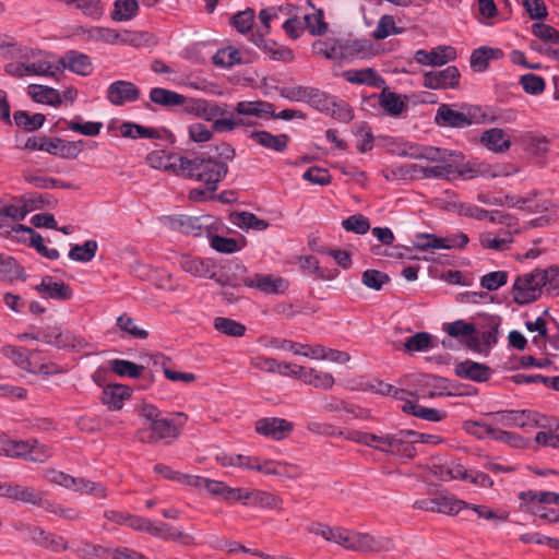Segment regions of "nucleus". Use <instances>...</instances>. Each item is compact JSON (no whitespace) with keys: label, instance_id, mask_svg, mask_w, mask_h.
I'll use <instances>...</instances> for the list:
<instances>
[{"label":"nucleus","instance_id":"obj_1","mask_svg":"<svg viewBox=\"0 0 559 559\" xmlns=\"http://www.w3.org/2000/svg\"><path fill=\"white\" fill-rule=\"evenodd\" d=\"M307 531L320 536L328 543L360 554H380L394 549V542L390 537L372 535L359 532L341 525H329L321 522H313L307 526Z\"/></svg>","mask_w":559,"mask_h":559},{"label":"nucleus","instance_id":"obj_2","mask_svg":"<svg viewBox=\"0 0 559 559\" xmlns=\"http://www.w3.org/2000/svg\"><path fill=\"white\" fill-rule=\"evenodd\" d=\"M171 166L178 175L203 182L211 193L217 190L218 182H221L228 173L226 162L204 156H195L193 158L180 156Z\"/></svg>","mask_w":559,"mask_h":559},{"label":"nucleus","instance_id":"obj_3","mask_svg":"<svg viewBox=\"0 0 559 559\" xmlns=\"http://www.w3.org/2000/svg\"><path fill=\"white\" fill-rule=\"evenodd\" d=\"M512 117L498 116L487 107L477 105H462L460 109L442 104L439 106L435 121L438 126L450 128H464L472 124L495 123L499 121H511Z\"/></svg>","mask_w":559,"mask_h":559},{"label":"nucleus","instance_id":"obj_4","mask_svg":"<svg viewBox=\"0 0 559 559\" xmlns=\"http://www.w3.org/2000/svg\"><path fill=\"white\" fill-rule=\"evenodd\" d=\"M559 283V269L549 266L545 270H535L519 276L513 284V300L519 305H526L536 300L542 289H556Z\"/></svg>","mask_w":559,"mask_h":559},{"label":"nucleus","instance_id":"obj_5","mask_svg":"<svg viewBox=\"0 0 559 559\" xmlns=\"http://www.w3.org/2000/svg\"><path fill=\"white\" fill-rule=\"evenodd\" d=\"M496 427L533 428L546 427L545 417L531 409H504L487 414Z\"/></svg>","mask_w":559,"mask_h":559},{"label":"nucleus","instance_id":"obj_6","mask_svg":"<svg viewBox=\"0 0 559 559\" xmlns=\"http://www.w3.org/2000/svg\"><path fill=\"white\" fill-rule=\"evenodd\" d=\"M180 436V429L173 420L164 418L151 427H140L136 439L146 444H169Z\"/></svg>","mask_w":559,"mask_h":559},{"label":"nucleus","instance_id":"obj_7","mask_svg":"<svg viewBox=\"0 0 559 559\" xmlns=\"http://www.w3.org/2000/svg\"><path fill=\"white\" fill-rule=\"evenodd\" d=\"M438 155V159L440 160H430L436 165L426 167L419 165H412V169L414 171L420 173L423 178H450L452 175H454L455 171L453 162H456L459 158H461V153L439 148Z\"/></svg>","mask_w":559,"mask_h":559},{"label":"nucleus","instance_id":"obj_8","mask_svg":"<svg viewBox=\"0 0 559 559\" xmlns=\"http://www.w3.org/2000/svg\"><path fill=\"white\" fill-rule=\"evenodd\" d=\"M183 111L204 121L213 120L217 116L227 115L228 105L205 98H193L183 96L181 105Z\"/></svg>","mask_w":559,"mask_h":559},{"label":"nucleus","instance_id":"obj_9","mask_svg":"<svg viewBox=\"0 0 559 559\" xmlns=\"http://www.w3.org/2000/svg\"><path fill=\"white\" fill-rule=\"evenodd\" d=\"M29 75L56 76L61 72L59 60L43 51H32L25 58Z\"/></svg>","mask_w":559,"mask_h":559},{"label":"nucleus","instance_id":"obj_10","mask_svg":"<svg viewBox=\"0 0 559 559\" xmlns=\"http://www.w3.org/2000/svg\"><path fill=\"white\" fill-rule=\"evenodd\" d=\"M31 540L38 547L53 552H63L69 549V542L66 537L48 532L40 526H28Z\"/></svg>","mask_w":559,"mask_h":559},{"label":"nucleus","instance_id":"obj_11","mask_svg":"<svg viewBox=\"0 0 559 559\" xmlns=\"http://www.w3.org/2000/svg\"><path fill=\"white\" fill-rule=\"evenodd\" d=\"M180 267L185 272L197 277L214 278L221 285H237L231 283L228 278H225L223 275L216 276L215 272L213 271L212 263L207 260L183 255L180 259Z\"/></svg>","mask_w":559,"mask_h":559},{"label":"nucleus","instance_id":"obj_12","mask_svg":"<svg viewBox=\"0 0 559 559\" xmlns=\"http://www.w3.org/2000/svg\"><path fill=\"white\" fill-rule=\"evenodd\" d=\"M254 429L263 437L280 441L294 430V425L284 418L265 417L255 421Z\"/></svg>","mask_w":559,"mask_h":559},{"label":"nucleus","instance_id":"obj_13","mask_svg":"<svg viewBox=\"0 0 559 559\" xmlns=\"http://www.w3.org/2000/svg\"><path fill=\"white\" fill-rule=\"evenodd\" d=\"M460 72L450 66L441 71H429L424 74L423 85L430 90L456 88L460 84Z\"/></svg>","mask_w":559,"mask_h":559},{"label":"nucleus","instance_id":"obj_14","mask_svg":"<svg viewBox=\"0 0 559 559\" xmlns=\"http://www.w3.org/2000/svg\"><path fill=\"white\" fill-rule=\"evenodd\" d=\"M243 285L266 295L282 294L288 288V281L270 274H254L243 280Z\"/></svg>","mask_w":559,"mask_h":559},{"label":"nucleus","instance_id":"obj_15","mask_svg":"<svg viewBox=\"0 0 559 559\" xmlns=\"http://www.w3.org/2000/svg\"><path fill=\"white\" fill-rule=\"evenodd\" d=\"M140 90L130 81H115L107 88V100L114 106H123L126 103L136 102L140 97Z\"/></svg>","mask_w":559,"mask_h":559},{"label":"nucleus","instance_id":"obj_16","mask_svg":"<svg viewBox=\"0 0 559 559\" xmlns=\"http://www.w3.org/2000/svg\"><path fill=\"white\" fill-rule=\"evenodd\" d=\"M456 58V51L451 46H438L431 50H417L414 59L417 63L429 67H441Z\"/></svg>","mask_w":559,"mask_h":559},{"label":"nucleus","instance_id":"obj_17","mask_svg":"<svg viewBox=\"0 0 559 559\" xmlns=\"http://www.w3.org/2000/svg\"><path fill=\"white\" fill-rule=\"evenodd\" d=\"M500 319L490 317L487 319L486 329L466 341V346L473 350L481 352L483 348H491L497 343Z\"/></svg>","mask_w":559,"mask_h":559},{"label":"nucleus","instance_id":"obj_18","mask_svg":"<svg viewBox=\"0 0 559 559\" xmlns=\"http://www.w3.org/2000/svg\"><path fill=\"white\" fill-rule=\"evenodd\" d=\"M59 64L62 69H68L73 73L82 76H87L93 71V63L91 58L82 52L70 50L59 59Z\"/></svg>","mask_w":559,"mask_h":559},{"label":"nucleus","instance_id":"obj_19","mask_svg":"<svg viewBox=\"0 0 559 559\" xmlns=\"http://www.w3.org/2000/svg\"><path fill=\"white\" fill-rule=\"evenodd\" d=\"M455 374L462 379H468L476 382H485L490 376L488 366L473 360L457 362L454 368Z\"/></svg>","mask_w":559,"mask_h":559},{"label":"nucleus","instance_id":"obj_20","mask_svg":"<svg viewBox=\"0 0 559 559\" xmlns=\"http://www.w3.org/2000/svg\"><path fill=\"white\" fill-rule=\"evenodd\" d=\"M249 40L266 53L272 60L292 62L295 59V55L292 49L278 45L273 40H269L265 37L249 38Z\"/></svg>","mask_w":559,"mask_h":559},{"label":"nucleus","instance_id":"obj_21","mask_svg":"<svg viewBox=\"0 0 559 559\" xmlns=\"http://www.w3.org/2000/svg\"><path fill=\"white\" fill-rule=\"evenodd\" d=\"M36 290L45 297L57 300H69L72 298L71 287L61 281H53L51 276L43 277Z\"/></svg>","mask_w":559,"mask_h":559},{"label":"nucleus","instance_id":"obj_22","mask_svg":"<svg viewBox=\"0 0 559 559\" xmlns=\"http://www.w3.org/2000/svg\"><path fill=\"white\" fill-rule=\"evenodd\" d=\"M298 372V379L308 385H312L317 389L329 390L334 385V378L331 373L320 371L313 368H298L295 369Z\"/></svg>","mask_w":559,"mask_h":559},{"label":"nucleus","instance_id":"obj_23","mask_svg":"<svg viewBox=\"0 0 559 559\" xmlns=\"http://www.w3.org/2000/svg\"><path fill=\"white\" fill-rule=\"evenodd\" d=\"M342 75L352 84L369 85L378 88L385 84L384 80L372 68L346 70Z\"/></svg>","mask_w":559,"mask_h":559},{"label":"nucleus","instance_id":"obj_24","mask_svg":"<svg viewBox=\"0 0 559 559\" xmlns=\"http://www.w3.org/2000/svg\"><path fill=\"white\" fill-rule=\"evenodd\" d=\"M481 144L491 152L504 153L511 146L510 138L504 130L492 128L483 132L480 136Z\"/></svg>","mask_w":559,"mask_h":559},{"label":"nucleus","instance_id":"obj_25","mask_svg":"<svg viewBox=\"0 0 559 559\" xmlns=\"http://www.w3.org/2000/svg\"><path fill=\"white\" fill-rule=\"evenodd\" d=\"M162 222L169 229L183 234L198 235L201 229L199 218L186 215H168L163 217Z\"/></svg>","mask_w":559,"mask_h":559},{"label":"nucleus","instance_id":"obj_26","mask_svg":"<svg viewBox=\"0 0 559 559\" xmlns=\"http://www.w3.org/2000/svg\"><path fill=\"white\" fill-rule=\"evenodd\" d=\"M131 396L130 389L122 384L107 385L103 391L102 402L110 409L119 411Z\"/></svg>","mask_w":559,"mask_h":559},{"label":"nucleus","instance_id":"obj_27","mask_svg":"<svg viewBox=\"0 0 559 559\" xmlns=\"http://www.w3.org/2000/svg\"><path fill=\"white\" fill-rule=\"evenodd\" d=\"M515 233H518V229H514V231L506 230L498 235L492 233H483L479 236V242L484 249L504 251L509 249L513 242V234Z\"/></svg>","mask_w":559,"mask_h":559},{"label":"nucleus","instance_id":"obj_28","mask_svg":"<svg viewBox=\"0 0 559 559\" xmlns=\"http://www.w3.org/2000/svg\"><path fill=\"white\" fill-rule=\"evenodd\" d=\"M462 158L463 157L461 156V158H459L456 162H453V163H454V169H455L454 174H457L463 179H473V178H476L479 176H487V175H489L491 177L509 175V173H504V171L490 173L487 167H484L483 165L477 164L475 162H467L465 164L459 165V162H461Z\"/></svg>","mask_w":559,"mask_h":559},{"label":"nucleus","instance_id":"obj_29","mask_svg":"<svg viewBox=\"0 0 559 559\" xmlns=\"http://www.w3.org/2000/svg\"><path fill=\"white\" fill-rule=\"evenodd\" d=\"M235 112L238 114L239 116H245V117L252 116V117H257V118H262V117H265L269 115H271V116L274 115L273 105L267 102H263V100L238 102L235 107Z\"/></svg>","mask_w":559,"mask_h":559},{"label":"nucleus","instance_id":"obj_30","mask_svg":"<svg viewBox=\"0 0 559 559\" xmlns=\"http://www.w3.org/2000/svg\"><path fill=\"white\" fill-rule=\"evenodd\" d=\"M12 230L14 233H25L29 235V245L37 250L39 254L43 257L49 259V260H57L59 258V252L57 249L47 248L44 243L43 237L34 231L33 228L17 224L15 227H12Z\"/></svg>","mask_w":559,"mask_h":559},{"label":"nucleus","instance_id":"obj_31","mask_svg":"<svg viewBox=\"0 0 559 559\" xmlns=\"http://www.w3.org/2000/svg\"><path fill=\"white\" fill-rule=\"evenodd\" d=\"M28 95L36 103L47 104L51 106H59L62 103L60 93L45 85L32 84L28 86Z\"/></svg>","mask_w":559,"mask_h":559},{"label":"nucleus","instance_id":"obj_32","mask_svg":"<svg viewBox=\"0 0 559 559\" xmlns=\"http://www.w3.org/2000/svg\"><path fill=\"white\" fill-rule=\"evenodd\" d=\"M409 430H400L392 433L391 452L392 455L411 459L415 455L416 449L409 439Z\"/></svg>","mask_w":559,"mask_h":559},{"label":"nucleus","instance_id":"obj_33","mask_svg":"<svg viewBox=\"0 0 559 559\" xmlns=\"http://www.w3.org/2000/svg\"><path fill=\"white\" fill-rule=\"evenodd\" d=\"M304 25L305 29L312 36H323L329 29L324 12L321 9H312L311 12L305 13Z\"/></svg>","mask_w":559,"mask_h":559},{"label":"nucleus","instance_id":"obj_34","mask_svg":"<svg viewBox=\"0 0 559 559\" xmlns=\"http://www.w3.org/2000/svg\"><path fill=\"white\" fill-rule=\"evenodd\" d=\"M248 504L257 506L263 509H277L282 510L283 499L274 493L265 490L253 489L249 490Z\"/></svg>","mask_w":559,"mask_h":559},{"label":"nucleus","instance_id":"obj_35","mask_svg":"<svg viewBox=\"0 0 559 559\" xmlns=\"http://www.w3.org/2000/svg\"><path fill=\"white\" fill-rule=\"evenodd\" d=\"M402 411L404 413L416 416L420 419H425L428 421L438 423L447 417V413L437 408L425 407L418 404H415L411 401H407L402 405Z\"/></svg>","mask_w":559,"mask_h":559},{"label":"nucleus","instance_id":"obj_36","mask_svg":"<svg viewBox=\"0 0 559 559\" xmlns=\"http://www.w3.org/2000/svg\"><path fill=\"white\" fill-rule=\"evenodd\" d=\"M255 21V12L251 8H247L233 14L229 19L230 26L241 35L252 34Z\"/></svg>","mask_w":559,"mask_h":559},{"label":"nucleus","instance_id":"obj_37","mask_svg":"<svg viewBox=\"0 0 559 559\" xmlns=\"http://www.w3.org/2000/svg\"><path fill=\"white\" fill-rule=\"evenodd\" d=\"M46 343L52 344L57 347H70L80 350L86 346L85 341L82 337L75 336L70 331H59L53 335H45Z\"/></svg>","mask_w":559,"mask_h":559},{"label":"nucleus","instance_id":"obj_38","mask_svg":"<svg viewBox=\"0 0 559 559\" xmlns=\"http://www.w3.org/2000/svg\"><path fill=\"white\" fill-rule=\"evenodd\" d=\"M28 210L20 199L13 198L9 201L0 199V217H5L8 221L19 222L25 218Z\"/></svg>","mask_w":559,"mask_h":559},{"label":"nucleus","instance_id":"obj_39","mask_svg":"<svg viewBox=\"0 0 559 559\" xmlns=\"http://www.w3.org/2000/svg\"><path fill=\"white\" fill-rule=\"evenodd\" d=\"M230 221L235 226L246 230H265L269 227V223L266 221L259 218L250 212L233 213L230 215Z\"/></svg>","mask_w":559,"mask_h":559},{"label":"nucleus","instance_id":"obj_40","mask_svg":"<svg viewBox=\"0 0 559 559\" xmlns=\"http://www.w3.org/2000/svg\"><path fill=\"white\" fill-rule=\"evenodd\" d=\"M44 509L67 522H79L83 519V512L79 508L63 506L52 500L47 499Z\"/></svg>","mask_w":559,"mask_h":559},{"label":"nucleus","instance_id":"obj_41","mask_svg":"<svg viewBox=\"0 0 559 559\" xmlns=\"http://www.w3.org/2000/svg\"><path fill=\"white\" fill-rule=\"evenodd\" d=\"M139 8L136 0H116L110 17L116 22L130 21L138 15Z\"/></svg>","mask_w":559,"mask_h":559},{"label":"nucleus","instance_id":"obj_42","mask_svg":"<svg viewBox=\"0 0 559 559\" xmlns=\"http://www.w3.org/2000/svg\"><path fill=\"white\" fill-rule=\"evenodd\" d=\"M258 144L276 152H283L287 146L288 138L285 134L274 135L266 131H255L250 134Z\"/></svg>","mask_w":559,"mask_h":559},{"label":"nucleus","instance_id":"obj_43","mask_svg":"<svg viewBox=\"0 0 559 559\" xmlns=\"http://www.w3.org/2000/svg\"><path fill=\"white\" fill-rule=\"evenodd\" d=\"M468 503L463 500L456 499L453 495H439L436 496V512L455 515L463 509H467Z\"/></svg>","mask_w":559,"mask_h":559},{"label":"nucleus","instance_id":"obj_44","mask_svg":"<svg viewBox=\"0 0 559 559\" xmlns=\"http://www.w3.org/2000/svg\"><path fill=\"white\" fill-rule=\"evenodd\" d=\"M150 99L163 107H176L183 102V95L163 87H154L150 92Z\"/></svg>","mask_w":559,"mask_h":559},{"label":"nucleus","instance_id":"obj_45","mask_svg":"<svg viewBox=\"0 0 559 559\" xmlns=\"http://www.w3.org/2000/svg\"><path fill=\"white\" fill-rule=\"evenodd\" d=\"M23 370L32 373H40L44 376H51L64 372V370L53 362H41L37 359L36 354L29 353L26 362L23 365Z\"/></svg>","mask_w":559,"mask_h":559},{"label":"nucleus","instance_id":"obj_46","mask_svg":"<svg viewBox=\"0 0 559 559\" xmlns=\"http://www.w3.org/2000/svg\"><path fill=\"white\" fill-rule=\"evenodd\" d=\"M213 325L216 331L230 337H242L247 331L245 324L226 317H216Z\"/></svg>","mask_w":559,"mask_h":559},{"label":"nucleus","instance_id":"obj_47","mask_svg":"<svg viewBox=\"0 0 559 559\" xmlns=\"http://www.w3.org/2000/svg\"><path fill=\"white\" fill-rule=\"evenodd\" d=\"M154 43V37L148 32L124 29L120 32L119 44L142 48Z\"/></svg>","mask_w":559,"mask_h":559},{"label":"nucleus","instance_id":"obj_48","mask_svg":"<svg viewBox=\"0 0 559 559\" xmlns=\"http://www.w3.org/2000/svg\"><path fill=\"white\" fill-rule=\"evenodd\" d=\"M311 359L330 360L336 364H346L350 360V355L333 348H326L320 344L314 345V349L310 352Z\"/></svg>","mask_w":559,"mask_h":559},{"label":"nucleus","instance_id":"obj_49","mask_svg":"<svg viewBox=\"0 0 559 559\" xmlns=\"http://www.w3.org/2000/svg\"><path fill=\"white\" fill-rule=\"evenodd\" d=\"M209 122H212V128L214 132H231L236 128L241 126H250L249 122L246 121L245 118H236L233 112L227 110V115L225 116H217L213 120H210Z\"/></svg>","mask_w":559,"mask_h":559},{"label":"nucleus","instance_id":"obj_50","mask_svg":"<svg viewBox=\"0 0 559 559\" xmlns=\"http://www.w3.org/2000/svg\"><path fill=\"white\" fill-rule=\"evenodd\" d=\"M126 526L136 531L146 532L153 536H160L162 533L167 528V524L165 523L157 525L145 518L132 515L130 513Z\"/></svg>","mask_w":559,"mask_h":559},{"label":"nucleus","instance_id":"obj_51","mask_svg":"<svg viewBox=\"0 0 559 559\" xmlns=\"http://www.w3.org/2000/svg\"><path fill=\"white\" fill-rule=\"evenodd\" d=\"M342 45L334 39L316 40L312 44L314 55L334 60L342 57Z\"/></svg>","mask_w":559,"mask_h":559},{"label":"nucleus","instance_id":"obj_52","mask_svg":"<svg viewBox=\"0 0 559 559\" xmlns=\"http://www.w3.org/2000/svg\"><path fill=\"white\" fill-rule=\"evenodd\" d=\"M502 55L501 50L480 47L475 49L471 56V67L477 71H484L490 59L498 58Z\"/></svg>","mask_w":559,"mask_h":559},{"label":"nucleus","instance_id":"obj_53","mask_svg":"<svg viewBox=\"0 0 559 559\" xmlns=\"http://www.w3.org/2000/svg\"><path fill=\"white\" fill-rule=\"evenodd\" d=\"M190 480V486L198 488V489H204L209 493L213 496L222 497L224 496L226 484L221 480L210 479L202 476L192 475V478Z\"/></svg>","mask_w":559,"mask_h":559},{"label":"nucleus","instance_id":"obj_54","mask_svg":"<svg viewBox=\"0 0 559 559\" xmlns=\"http://www.w3.org/2000/svg\"><path fill=\"white\" fill-rule=\"evenodd\" d=\"M379 104L391 116H399L406 108L405 103L397 94L385 90L379 95Z\"/></svg>","mask_w":559,"mask_h":559},{"label":"nucleus","instance_id":"obj_55","mask_svg":"<svg viewBox=\"0 0 559 559\" xmlns=\"http://www.w3.org/2000/svg\"><path fill=\"white\" fill-rule=\"evenodd\" d=\"M27 442L10 439L5 435H0V455L7 457H22L25 455Z\"/></svg>","mask_w":559,"mask_h":559},{"label":"nucleus","instance_id":"obj_56","mask_svg":"<svg viewBox=\"0 0 559 559\" xmlns=\"http://www.w3.org/2000/svg\"><path fill=\"white\" fill-rule=\"evenodd\" d=\"M0 278L11 282L19 278L24 280V270L13 258L0 253Z\"/></svg>","mask_w":559,"mask_h":559},{"label":"nucleus","instance_id":"obj_57","mask_svg":"<svg viewBox=\"0 0 559 559\" xmlns=\"http://www.w3.org/2000/svg\"><path fill=\"white\" fill-rule=\"evenodd\" d=\"M97 248L95 240H86L83 245H74L68 255L73 261L90 262L95 257Z\"/></svg>","mask_w":559,"mask_h":559},{"label":"nucleus","instance_id":"obj_58","mask_svg":"<svg viewBox=\"0 0 559 559\" xmlns=\"http://www.w3.org/2000/svg\"><path fill=\"white\" fill-rule=\"evenodd\" d=\"M58 143L59 138L32 136L25 142L24 148L27 151H44L51 155H57Z\"/></svg>","mask_w":559,"mask_h":559},{"label":"nucleus","instance_id":"obj_59","mask_svg":"<svg viewBox=\"0 0 559 559\" xmlns=\"http://www.w3.org/2000/svg\"><path fill=\"white\" fill-rule=\"evenodd\" d=\"M117 326L126 333L128 336L138 340H144L148 336V332L144 329H141L136 325L134 319H132L127 313H122L117 318L116 321Z\"/></svg>","mask_w":559,"mask_h":559},{"label":"nucleus","instance_id":"obj_60","mask_svg":"<svg viewBox=\"0 0 559 559\" xmlns=\"http://www.w3.org/2000/svg\"><path fill=\"white\" fill-rule=\"evenodd\" d=\"M329 104L330 106L324 108L326 115L342 122H349L353 120V109L345 102L333 97Z\"/></svg>","mask_w":559,"mask_h":559},{"label":"nucleus","instance_id":"obj_61","mask_svg":"<svg viewBox=\"0 0 559 559\" xmlns=\"http://www.w3.org/2000/svg\"><path fill=\"white\" fill-rule=\"evenodd\" d=\"M432 347V336L427 332H418L404 343V349L407 353L426 352Z\"/></svg>","mask_w":559,"mask_h":559},{"label":"nucleus","instance_id":"obj_62","mask_svg":"<svg viewBox=\"0 0 559 559\" xmlns=\"http://www.w3.org/2000/svg\"><path fill=\"white\" fill-rule=\"evenodd\" d=\"M13 118L15 124L26 131H35L45 122V116L43 114H35L31 116L28 112L23 110L16 111Z\"/></svg>","mask_w":559,"mask_h":559},{"label":"nucleus","instance_id":"obj_63","mask_svg":"<svg viewBox=\"0 0 559 559\" xmlns=\"http://www.w3.org/2000/svg\"><path fill=\"white\" fill-rule=\"evenodd\" d=\"M442 330L451 337L457 338L467 336L468 338L476 334V326L464 320H456L454 322L443 324Z\"/></svg>","mask_w":559,"mask_h":559},{"label":"nucleus","instance_id":"obj_64","mask_svg":"<svg viewBox=\"0 0 559 559\" xmlns=\"http://www.w3.org/2000/svg\"><path fill=\"white\" fill-rule=\"evenodd\" d=\"M213 62L223 68H230L241 62L240 52L235 47H226L213 56Z\"/></svg>","mask_w":559,"mask_h":559}]
</instances>
